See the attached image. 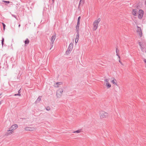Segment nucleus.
Returning <instances> with one entry per match:
<instances>
[{
	"instance_id": "9b49d317",
	"label": "nucleus",
	"mask_w": 146,
	"mask_h": 146,
	"mask_svg": "<svg viewBox=\"0 0 146 146\" xmlns=\"http://www.w3.org/2000/svg\"><path fill=\"white\" fill-rule=\"evenodd\" d=\"M111 82L114 85L116 86H118L117 81L115 78H111Z\"/></svg>"
},
{
	"instance_id": "f03ea898",
	"label": "nucleus",
	"mask_w": 146,
	"mask_h": 146,
	"mask_svg": "<svg viewBox=\"0 0 146 146\" xmlns=\"http://www.w3.org/2000/svg\"><path fill=\"white\" fill-rule=\"evenodd\" d=\"M99 116L101 119H103L108 118L109 115L108 112L104 111H101L100 112Z\"/></svg>"
},
{
	"instance_id": "cd10ccee",
	"label": "nucleus",
	"mask_w": 146,
	"mask_h": 146,
	"mask_svg": "<svg viewBox=\"0 0 146 146\" xmlns=\"http://www.w3.org/2000/svg\"><path fill=\"white\" fill-rule=\"evenodd\" d=\"M145 5H146V1H145Z\"/></svg>"
},
{
	"instance_id": "f8f14e48",
	"label": "nucleus",
	"mask_w": 146,
	"mask_h": 146,
	"mask_svg": "<svg viewBox=\"0 0 146 146\" xmlns=\"http://www.w3.org/2000/svg\"><path fill=\"white\" fill-rule=\"evenodd\" d=\"M13 133V132L10 129L9 130L5 132V135L6 136H8L11 135Z\"/></svg>"
},
{
	"instance_id": "bb28decb",
	"label": "nucleus",
	"mask_w": 146,
	"mask_h": 146,
	"mask_svg": "<svg viewBox=\"0 0 146 146\" xmlns=\"http://www.w3.org/2000/svg\"><path fill=\"white\" fill-rule=\"evenodd\" d=\"M20 26V25H19V27Z\"/></svg>"
},
{
	"instance_id": "b1692460",
	"label": "nucleus",
	"mask_w": 146,
	"mask_h": 146,
	"mask_svg": "<svg viewBox=\"0 0 146 146\" xmlns=\"http://www.w3.org/2000/svg\"><path fill=\"white\" fill-rule=\"evenodd\" d=\"M4 41V38H3L2 39V45H3Z\"/></svg>"
},
{
	"instance_id": "dca6fc26",
	"label": "nucleus",
	"mask_w": 146,
	"mask_h": 146,
	"mask_svg": "<svg viewBox=\"0 0 146 146\" xmlns=\"http://www.w3.org/2000/svg\"><path fill=\"white\" fill-rule=\"evenodd\" d=\"M56 38V36L55 35H53L52 36L51 38V41L52 43H53L54 41L55 40Z\"/></svg>"
},
{
	"instance_id": "c85d7f7f",
	"label": "nucleus",
	"mask_w": 146,
	"mask_h": 146,
	"mask_svg": "<svg viewBox=\"0 0 146 146\" xmlns=\"http://www.w3.org/2000/svg\"><path fill=\"white\" fill-rule=\"evenodd\" d=\"M52 0V1H53V2H54V0Z\"/></svg>"
},
{
	"instance_id": "4be33fe9",
	"label": "nucleus",
	"mask_w": 146,
	"mask_h": 146,
	"mask_svg": "<svg viewBox=\"0 0 146 146\" xmlns=\"http://www.w3.org/2000/svg\"><path fill=\"white\" fill-rule=\"evenodd\" d=\"M3 1L5 3H9L10 2L9 1Z\"/></svg>"
},
{
	"instance_id": "0eeeda50",
	"label": "nucleus",
	"mask_w": 146,
	"mask_h": 146,
	"mask_svg": "<svg viewBox=\"0 0 146 146\" xmlns=\"http://www.w3.org/2000/svg\"><path fill=\"white\" fill-rule=\"evenodd\" d=\"M81 17H79L78 19L77 24L76 26V31H77V32L79 33V25L80 24V20Z\"/></svg>"
},
{
	"instance_id": "aec40b11",
	"label": "nucleus",
	"mask_w": 146,
	"mask_h": 146,
	"mask_svg": "<svg viewBox=\"0 0 146 146\" xmlns=\"http://www.w3.org/2000/svg\"><path fill=\"white\" fill-rule=\"evenodd\" d=\"M2 24H3V30H4V31L5 30V25L3 23H2Z\"/></svg>"
},
{
	"instance_id": "423d86ee",
	"label": "nucleus",
	"mask_w": 146,
	"mask_h": 146,
	"mask_svg": "<svg viewBox=\"0 0 146 146\" xmlns=\"http://www.w3.org/2000/svg\"><path fill=\"white\" fill-rule=\"evenodd\" d=\"M136 32L140 37H141L142 36V33L141 28L140 27H137Z\"/></svg>"
},
{
	"instance_id": "2eb2a0df",
	"label": "nucleus",
	"mask_w": 146,
	"mask_h": 146,
	"mask_svg": "<svg viewBox=\"0 0 146 146\" xmlns=\"http://www.w3.org/2000/svg\"><path fill=\"white\" fill-rule=\"evenodd\" d=\"M62 84V83L61 82H57L55 84H54V87H59V85H61Z\"/></svg>"
},
{
	"instance_id": "4468645a",
	"label": "nucleus",
	"mask_w": 146,
	"mask_h": 146,
	"mask_svg": "<svg viewBox=\"0 0 146 146\" xmlns=\"http://www.w3.org/2000/svg\"><path fill=\"white\" fill-rule=\"evenodd\" d=\"M79 34L78 32H77L76 35V37L75 40V42L76 43H77L78 41L79 38Z\"/></svg>"
},
{
	"instance_id": "a211bd4d",
	"label": "nucleus",
	"mask_w": 146,
	"mask_h": 146,
	"mask_svg": "<svg viewBox=\"0 0 146 146\" xmlns=\"http://www.w3.org/2000/svg\"><path fill=\"white\" fill-rule=\"evenodd\" d=\"M29 40L28 39H27L25 41V44H28L29 43Z\"/></svg>"
},
{
	"instance_id": "20e7f679",
	"label": "nucleus",
	"mask_w": 146,
	"mask_h": 146,
	"mask_svg": "<svg viewBox=\"0 0 146 146\" xmlns=\"http://www.w3.org/2000/svg\"><path fill=\"white\" fill-rule=\"evenodd\" d=\"M104 85L107 89H109L111 87V85L108 79L104 80Z\"/></svg>"
},
{
	"instance_id": "412c9836",
	"label": "nucleus",
	"mask_w": 146,
	"mask_h": 146,
	"mask_svg": "<svg viewBox=\"0 0 146 146\" xmlns=\"http://www.w3.org/2000/svg\"><path fill=\"white\" fill-rule=\"evenodd\" d=\"M46 110L48 111L50 110V108L49 107H47L46 108Z\"/></svg>"
},
{
	"instance_id": "6e6552de",
	"label": "nucleus",
	"mask_w": 146,
	"mask_h": 146,
	"mask_svg": "<svg viewBox=\"0 0 146 146\" xmlns=\"http://www.w3.org/2000/svg\"><path fill=\"white\" fill-rule=\"evenodd\" d=\"M63 90L62 89L60 88L59 89L58 91L57 92V96L59 97L61 96L63 92Z\"/></svg>"
},
{
	"instance_id": "c756f323",
	"label": "nucleus",
	"mask_w": 146,
	"mask_h": 146,
	"mask_svg": "<svg viewBox=\"0 0 146 146\" xmlns=\"http://www.w3.org/2000/svg\"><path fill=\"white\" fill-rule=\"evenodd\" d=\"M81 0H80V2L81 1Z\"/></svg>"
},
{
	"instance_id": "f257e3e1",
	"label": "nucleus",
	"mask_w": 146,
	"mask_h": 146,
	"mask_svg": "<svg viewBox=\"0 0 146 146\" xmlns=\"http://www.w3.org/2000/svg\"><path fill=\"white\" fill-rule=\"evenodd\" d=\"M131 14L134 17H137L139 19H141L143 17L144 11L142 9H139L138 10L136 8L132 9Z\"/></svg>"
},
{
	"instance_id": "1a4fd4ad",
	"label": "nucleus",
	"mask_w": 146,
	"mask_h": 146,
	"mask_svg": "<svg viewBox=\"0 0 146 146\" xmlns=\"http://www.w3.org/2000/svg\"><path fill=\"white\" fill-rule=\"evenodd\" d=\"M139 44L140 46L141 50L143 51L144 48L146 47V45L142 42H140L139 43Z\"/></svg>"
},
{
	"instance_id": "ddd939ff",
	"label": "nucleus",
	"mask_w": 146,
	"mask_h": 146,
	"mask_svg": "<svg viewBox=\"0 0 146 146\" xmlns=\"http://www.w3.org/2000/svg\"><path fill=\"white\" fill-rule=\"evenodd\" d=\"M26 131H32L35 130V128L31 127H27L25 128Z\"/></svg>"
},
{
	"instance_id": "9d476101",
	"label": "nucleus",
	"mask_w": 146,
	"mask_h": 146,
	"mask_svg": "<svg viewBox=\"0 0 146 146\" xmlns=\"http://www.w3.org/2000/svg\"><path fill=\"white\" fill-rule=\"evenodd\" d=\"M18 127V125L17 124H14L12 125L10 127V129H11L13 132Z\"/></svg>"
},
{
	"instance_id": "393cba45",
	"label": "nucleus",
	"mask_w": 146,
	"mask_h": 146,
	"mask_svg": "<svg viewBox=\"0 0 146 146\" xmlns=\"http://www.w3.org/2000/svg\"><path fill=\"white\" fill-rule=\"evenodd\" d=\"M21 95L20 94H15V96H17V95H19V96H20Z\"/></svg>"
},
{
	"instance_id": "39448f33",
	"label": "nucleus",
	"mask_w": 146,
	"mask_h": 146,
	"mask_svg": "<svg viewBox=\"0 0 146 146\" xmlns=\"http://www.w3.org/2000/svg\"><path fill=\"white\" fill-rule=\"evenodd\" d=\"M73 48V44H72V43H71L70 44L68 48V49L66 52V54L67 55L70 54V53L72 51Z\"/></svg>"
},
{
	"instance_id": "a878e982",
	"label": "nucleus",
	"mask_w": 146,
	"mask_h": 146,
	"mask_svg": "<svg viewBox=\"0 0 146 146\" xmlns=\"http://www.w3.org/2000/svg\"><path fill=\"white\" fill-rule=\"evenodd\" d=\"M21 90V89L20 90H19V92H18L19 93V94H20V93L21 92V91H20Z\"/></svg>"
},
{
	"instance_id": "6ab92c4d",
	"label": "nucleus",
	"mask_w": 146,
	"mask_h": 146,
	"mask_svg": "<svg viewBox=\"0 0 146 146\" xmlns=\"http://www.w3.org/2000/svg\"><path fill=\"white\" fill-rule=\"evenodd\" d=\"M74 10L76 11V12H77L79 10V6H78V7L76 9H74Z\"/></svg>"
},
{
	"instance_id": "5701e85b",
	"label": "nucleus",
	"mask_w": 146,
	"mask_h": 146,
	"mask_svg": "<svg viewBox=\"0 0 146 146\" xmlns=\"http://www.w3.org/2000/svg\"><path fill=\"white\" fill-rule=\"evenodd\" d=\"M40 100H41V97H39L37 99V101H40Z\"/></svg>"
},
{
	"instance_id": "f3484780",
	"label": "nucleus",
	"mask_w": 146,
	"mask_h": 146,
	"mask_svg": "<svg viewBox=\"0 0 146 146\" xmlns=\"http://www.w3.org/2000/svg\"><path fill=\"white\" fill-rule=\"evenodd\" d=\"M82 132V129H80L77 130L76 131H74V133H79Z\"/></svg>"
},
{
	"instance_id": "7ed1b4c3",
	"label": "nucleus",
	"mask_w": 146,
	"mask_h": 146,
	"mask_svg": "<svg viewBox=\"0 0 146 146\" xmlns=\"http://www.w3.org/2000/svg\"><path fill=\"white\" fill-rule=\"evenodd\" d=\"M101 19L100 18L95 20L93 24L92 29L93 31H96L98 27V25L100 22Z\"/></svg>"
}]
</instances>
